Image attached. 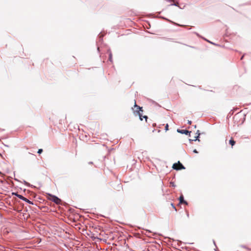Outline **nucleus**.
Returning a JSON list of instances; mask_svg holds the SVG:
<instances>
[{"instance_id":"1","label":"nucleus","mask_w":251,"mask_h":251,"mask_svg":"<svg viewBox=\"0 0 251 251\" xmlns=\"http://www.w3.org/2000/svg\"><path fill=\"white\" fill-rule=\"evenodd\" d=\"M49 197L50 198H49V199L53 201L56 204H59L61 203V200L56 196L50 194Z\"/></svg>"},{"instance_id":"2","label":"nucleus","mask_w":251,"mask_h":251,"mask_svg":"<svg viewBox=\"0 0 251 251\" xmlns=\"http://www.w3.org/2000/svg\"><path fill=\"white\" fill-rule=\"evenodd\" d=\"M173 168L176 170H179L181 169H184L185 167L181 163H180L179 161H178V163L173 164Z\"/></svg>"},{"instance_id":"3","label":"nucleus","mask_w":251,"mask_h":251,"mask_svg":"<svg viewBox=\"0 0 251 251\" xmlns=\"http://www.w3.org/2000/svg\"><path fill=\"white\" fill-rule=\"evenodd\" d=\"M134 107L136 108V110H135V111L138 112V115H139V116L140 117V119L141 121H142L143 120L142 115L140 113V111H141V112L143 111V110L142 109V107H140L139 106H138L137 105H136L135 101Z\"/></svg>"},{"instance_id":"4","label":"nucleus","mask_w":251,"mask_h":251,"mask_svg":"<svg viewBox=\"0 0 251 251\" xmlns=\"http://www.w3.org/2000/svg\"><path fill=\"white\" fill-rule=\"evenodd\" d=\"M177 131L178 133H180L181 134H185L186 135L189 134V136H190V133L191 132V131H189L187 130L179 129H177Z\"/></svg>"},{"instance_id":"5","label":"nucleus","mask_w":251,"mask_h":251,"mask_svg":"<svg viewBox=\"0 0 251 251\" xmlns=\"http://www.w3.org/2000/svg\"><path fill=\"white\" fill-rule=\"evenodd\" d=\"M179 203L180 204L184 203V204H188L187 202L184 200V198H183V195H181L180 196V197L179 198Z\"/></svg>"},{"instance_id":"6","label":"nucleus","mask_w":251,"mask_h":251,"mask_svg":"<svg viewBox=\"0 0 251 251\" xmlns=\"http://www.w3.org/2000/svg\"><path fill=\"white\" fill-rule=\"evenodd\" d=\"M13 194H14L16 196H17L19 199H20L21 200H22L23 201H25L26 200V198H25L24 197H23V196L21 195H19V194H15V193H13Z\"/></svg>"},{"instance_id":"7","label":"nucleus","mask_w":251,"mask_h":251,"mask_svg":"<svg viewBox=\"0 0 251 251\" xmlns=\"http://www.w3.org/2000/svg\"><path fill=\"white\" fill-rule=\"evenodd\" d=\"M109 60L112 62V54L110 51H109Z\"/></svg>"},{"instance_id":"8","label":"nucleus","mask_w":251,"mask_h":251,"mask_svg":"<svg viewBox=\"0 0 251 251\" xmlns=\"http://www.w3.org/2000/svg\"><path fill=\"white\" fill-rule=\"evenodd\" d=\"M229 144L231 145V146L232 147L233 146H234L235 144V142L232 139H231L230 140H229Z\"/></svg>"},{"instance_id":"9","label":"nucleus","mask_w":251,"mask_h":251,"mask_svg":"<svg viewBox=\"0 0 251 251\" xmlns=\"http://www.w3.org/2000/svg\"><path fill=\"white\" fill-rule=\"evenodd\" d=\"M24 201L27 202V203H28L29 204H33V202L32 201H30L29 200H28L27 199H26V200L25 201Z\"/></svg>"},{"instance_id":"10","label":"nucleus","mask_w":251,"mask_h":251,"mask_svg":"<svg viewBox=\"0 0 251 251\" xmlns=\"http://www.w3.org/2000/svg\"><path fill=\"white\" fill-rule=\"evenodd\" d=\"M43 152V150L42 149H39L37 152L39 154Z\"/></svg>"},{"instance_id":"11","label":"nucleus","mask_w":251,"mask_h":251,"mask_svg":"<svg viewBox=\"0 0 251 251\" xmlns=\"http://www.w3.org/2000/svg\"><path fill=\"white\" fill-rule=\"evenodd\" d=\"M168 127H169L168 124H167L166 125L165 127V129L166 131H167L168 130Z\"/></svg>"},{"instance_id":"12","label":"nucleus","mask_w":251,"mask_h":251,"mask_svg":"<svg viewBox=\"0 0 251 251\" xmlns=\"http://www.w3.org/2000/svg\"><path fill=\"white\" fill-rule=\"evenodd\" d=\"M171 206L173 207V208L175 210V211H176V210H176V207H175V206L174 205V204H173V203H172L171 204Z\"/></svg>"},{"instance_id":"13","label":"nucleus","mask_w":251,"mask_h":251,"mask_svg":"<svg viewBox=\"0 0 251 251\" xmlns=\"http://www.w3.org/2000/svg\"><path fill=\"white\" fill-rule=\"evenodd\" d=\"M144 118V119H145L146 121H147V119H148V117L147 116H142V118Z\"/></svg>"},{"instance_id":"14","label":"nucleus","mask_w":251,"mask_h":251,"mask_svg":"<svg viewBox=\"0 0 251 251\" xmlns=\"http://www.w3.org/2000/svg\"><path fill=\"white\" fill-rule=\"evenodd\" d=\"M200 134H199L198 136H197V137H195V139H194L193 140L194 141H196L197 140V138L199 137V136Z\"/></svg>"},{"instance_id":"15","label":"nucleus","mask_w":251,"mask_h":251,"mask_svg":"<svg viewBox=\"0 0 251 251\" xmlns=\"http://www.w3.org/2000/svg\"><path fill=\"white\" fill-rule=\"evenodd\" d=\"M193 152H195V153H198V151H197L196 149H195V150L193 151Z\"/></svg>"},{"instance_id":"16","label":"nucleus","mask_w":251,"mask_h":251,"mask_svg":"<svg viewBox=\"0 0 251 251\" xmlns=\"http://www.w3.org/2000/svg\"><path fill=\"white\" fill-rule=\"evenodd\" d=\"M188 123L189 124V125H191V123H192V122L191 121H188Z\"/></svg>"},{"instance_id":"17","label":"nucleus","mask_w":251,"mask_h":251,"mask_svg":"<svg viewBox=\"0 0 251 251\" xmlns=\"http://www.w3.org/2000/svg\"><path fill=\"white\" fill-rule=\"evenodd\" d=\"M0 156H2V155H1V153H0Z\"/></svg>"}]
</instances>
